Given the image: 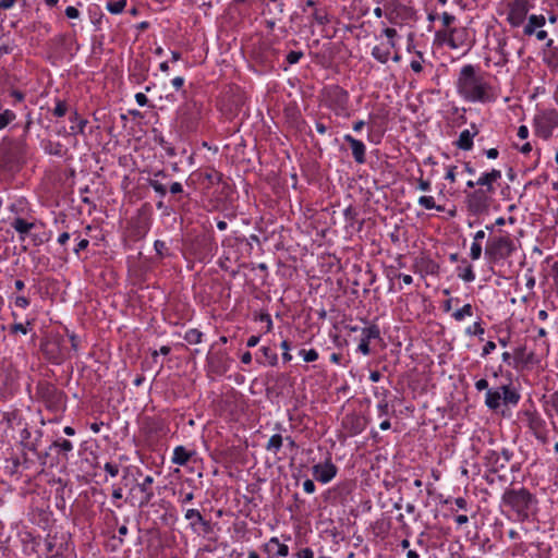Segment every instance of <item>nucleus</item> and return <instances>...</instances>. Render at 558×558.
<instances>
[{"label": "nucleus", "mask_w": 558, "mask_h": 558, "mask_svg": "<svg viewBox=\"0 0 558 558\" xmlns=\"http://www.w3.org/2000/svg\"><path fill=\"white\" fill-rule=\"evenodd\" d=\"M487 76L488 74L482 72L478 66L463 65L456 82L458 94L469 102H494L497 99V92Z\"/></svg>", "instance_id": "f257e3e1"}, {"label": "nucleus", "mask_w": 558, "mask_h": 558, "mask_svg": "<svg viewBox=\"0 0 558 558\" xmlns=\"http://www.w3.org/2000/svg\"><path fill=\"white\" fill-rule=\"evenodd\" d=\"M500 508L507 519L525 523L536 518L538 499L526 487H508L501 495Z\"/></svg>", "instance_id": "f03ea898"}, {"label": "nucleus", "mask_w": 558, "mask_h": 558, "mask_svg": "<svg viewBox=\"0 0 558 558\" xmlns=\"http://www.w3.org/2000/svg\"><path fill=\"white\" fill-rule=\"evenodd\" d=\"M521 395L510 384L502 385L496 389H487L485 395V405L493 411H497L502 404L505 407H517Z\"/></svg>", "instance_id": "7ed1b4c3"}, {"label": "nucleus", "mask_w": 558, "mask_h": 558, "mask_svg": "<svg viewBox=\"0 0 558 558\" xmlns=\"http://www.w3.org/2000/svg\"><path fill=\"white\" fill-rule=\"evenodd\" d=\"M515 251V244L509 234L488 239L485 247V256L489 262L505 260Z\"/></svg>", "instance_id": "20e7f679"}, {"label": "nucleus", "mask_w": 558, "mask_h": 558, "mask_svg": "<svg viewBox=\"0 0 558 558\" xmlns=\"http://www.w3.org/2000/svg\"><path fill=\"white\" fill-rule=\"evenodd\" d=\"M349 93L339 85H329L324 88L325 105L338 117L349 114Z\"/></svg>", "instance_id": "39448f33"}, {"label": "nucleus", "mask_w": 558, "mask_h": 558, "mask_svg": "<svg viewBox=\"0 0 558 558\" xmlns=\"http://www.w3.org/2000/svg\"><path fill=\"white\" fill-rule=\"evenodd\" d=\"M201 118V106L196 101L185 102L177 111L178 124L186 133L196 131Z\"/></svg>", "instance_id": "423d86ee"}, {"label": "nucleus", "mask_w": 558, "mask_h": 558, "mask_svg": "<svg viewBox=\"0 0 558 558\" xmlns=\"http://www.w3.org/2000/svg\"><path fill=\"white\" fill-rule=\"evenodd\" d=\"M36 391L48 410L57 412L64 408L65 395L51 383H39Z\"/></svg>", "instance_id": "0eeeda50"}, {"label": "nucleus", "mask_w": 558, "mask_h": 558, "mask_svg": "<svg viewBox=\"0 0 558 558\" xmlns=\"http://www.w3.org/2000/svg\"><path fill=\"white\" fill-rule=\"evenodd\" d=\"M493 202V194L477 189L466 194L465 206L470 214L481 216L488 213Z\"/></svg>", "instance_id": "6e6552de"}, {"label": "nucleus", "mask_w": 558, "mask_h": 558, "mask_svg": "<svg viewBox=\"0 0 558 558\" xmlns=\"http://www.w3.org/2000/svg\"><path fill=\"white\" fill-rule=\"evenodd\" d=\"M40 349L45 357L52 364L59 365L68 354L64 339L60 336H53L41 342Z\"/></svg>", "instance_id": "1a4fd4ad"}, {"label": "nucleus", "mask_w": 558, "mask_h": 558, "mask_svg": "<svg viewBox=\"0 0 558 558\" xmlns=\"http://www.w3.org/2000/svg\"><path fill=\"white\" fill-rule=\"evenodd\" d=\"M535 134L543 138L548 140L551 137L553 132L558 128V112L556 110H547L538 113L534 118Z\"/></svg>", "instance_id": "9d476101"}, {"label": "nucleus", "mask_w": 558, "mask_h": 558, "mask_svg": "<svg viewBox=\"0 0 558 558\" xmlns=\"http://www.w3.org/2000/svg\"><path fill=\"white\" fill-rule=\"evenodd\" d=\"M436 37L441 39L451 49H459L466 45L468 33L464 28H449L447 31H438Z\"/></svg>", "instance_id": "9b49d317"}, {"label": "nucleus", "mask_w": 558, "mask_h": 558, "mask_svg": "<svg viewBox=\"0 0 558 558\" xmlns=\"http://www.w3.org/2000/svg\"><path fill=\"white\" fill-rule=\"evenodd\" d=\"M512 456L513 453L509 449L504 448L500 452L496 450H488L485 453L484 459L486 465L489 466L493 472H498L506 468L512 459Z\"/></svg>", "instance_id": "f8f14e48"}, {"label": "nucleus", "mask_w": 558, "mask_h": 558, "mask_svg": "<svg viewBox=\"0 0 558 558\" xmlns=\"http://www.w3.org/2000/svg\"><path fill=\"white\" fill-rule=\"evenodd\" d=\"M312 471L318 482L327 484L336 477L338 468L333 464L331 458L328 457L323 463L313 465Z\"/></svg>", "instance_id": "ddd939ff"}, {"label": "nucleus", "mask_w": 558, "mask_h": 558, "mask_svg": "<svg viewBox=\"0 0 558 558\" xmlns=\"http://www.w3.org/2000/svg\"><path fill=\"white\" fill-rule=\"evenodd\" d=\"M262 549L268 555L267 558H286L289 555V546L277 536L270 537Z\"/></svg>", "instance_id": "4468645a"}, {"label": "nucleus", "mask_w": 558, "mask_h": 558, "mask_svg": "<svg viewBox=\"0 0 558 558\" xmlns=\"http://www.w3.org/2000/svg\"><path fill=\"white\" fill-rule=\"evenodd\" d=\"M373 339H380V329L375 324L362 329V338L360 340L357 350L363 355H368L371 353L369 342Z\"/></svg>", "instance_id": "2eb2a0df"}, {"label": "nucleus", "mask_w": 558, "mask_h": 558, "mask_svg": "<svg viewBox=\"0 0 558 558\" xmlns=\"http://www.w3.org/2000/svg\"><path fill=\"white\" fill-rule=\"evenodd\" d=\"M527 8L523 2H514L508 12L507 21L512 27H519L527 19Z\"/></svg>", "instance_id": "dca6fc26"}, {"label": "nucleus", "mask_w": 558, "mask_h": 558, "mask_svg": "<svg viewBox=\"0 0 558 558\" xmlns=\"http://www.w3.org/2000/svg\"><path fill=\"white\" fill-rule=\"evenodd\" d=\"M154 477L151 475H146L143 482L137 483L135 488L140 490L142 494L138 506L141 508L146 507L150 504L153 498L155 497V493L153 489Z\"/></svg>", "instance_id": "f3484780"}, {"label": "nucleus", "mask_w": 558, "mask_h": 558, "mask_svg": "<svg viewBox=\"0 0 558 558\" xmlns=\"http://www.w3.org/2000/svg\"><path fill=\"white\" fill-rule=\"evenodd\" d=\"M343 140L350 144V147H351V150H352V156L355 160L356 163L359 165H362L366 161V146L365 144L353 137L352 135L350 134H345L343 136Z\"/></svg>", "instance_id": "a211bd4d"}, {"label": "nucleus", "mask_w": 558, "mask_h": 558, "mask_svg": "<svg viewBox=\"0 0 558 558\" xmlns=\"http://www.w3.org/2000/svg\"><path fill=\"white\" fill-rule=\"evenodd\" d=\"M501 179V171L498 169H492L488 172H483L476 181V184L480 189H484V191L489 192L492 194L495 193L494 183Z\"/></svg>", "instance_id": "6ab92c4d"}, {"label": "nucleus", "mask_w": 558, "mask_h": 558, "mask_svg": "<svg viewBox=\"0 0 558 558\" xmlns=\"http://www.w3.org/2000/svg\"><path fill=\"white\" fill-rule=\"evenodd\" d=\"M221 178L222 174L215 169H211L206 172H194L190 175V180L192 181V183H194L195 181H199L202 183L206 182V189H209L211 185L219 183L221 181Z\"/></svg>", "instance_id": "aec40b11"}, {"label": "nucleus", "mask_w": 558, "mask_h": 558, "mask_svg": "<svg viewBox=\"0 0 558 558\" xmlns=\"http://www.w3.org/2000/svg\"><path fill=\"white\" fill-rule=\"evenodd\" d=\"M471 130H463L454 145L461 150H471L473 148V138L478 134V129L475 124H471Z\"/></svg>", "instance_id": "412c9836"}, {"label": "nucleus", "mask_w": 558, "mask_h": 558, "mask_svg": "<svg viewBox=\"0 0 558 558\" xmlns=\"http://www.w3.org/2000/svg\"><path fill=\"white\" fill-rule=\"evenodd\" d=\"M546 17L543 14H531L527 16V22L523 27L525 36H533L535 31L543 28L546 24Z\"/></svg>", "instance_id": "4be33fe9"}, {"label": "nucleus", "mask_w": 558, "mask_h": 558, "mask_svg": "<svg viewBox=\"0 0 558 558\" xmlns=\"http://www.w3.org/2000/svg\"><path fill=\"white\" fill-rule=\"evenodd\" d=\"M168 174L163 170H158L154 173L153 178L148 180V185L157 193L160 197H165L167 194L166 185L162 180L168 179Z\"/></svg>", "instance_id": "5701e85b"}, {"label": "nucleus", "mask_w": 558, "mask_h": 558, "mask_svg": "<svg viewBox=\"0 0 558 558\" xmlns=\"http://www.w3.org/2000/svg\"><path fill=\"white\" fill-rule=\"evenodd\" d=\"M194 453V451L187 450L184 446H177L173 449L171 462L177 465H185Z\"/></svg>", "instance_id": "b1692460"}, {"label": "nucleus", "mask_w": 558, "mask_h": 558, "mask_svg": "<svg viewBox=\"0 0 558 558\" xmlns=\"http://www.w3.org/2000/svg\"><path fill=\"white\" fill-rule=\"evenodd\" d=\"M70 121L72 122V125L70 126L71 134H84L85 128L88 123L86 119L81 118L77 111H74L70 117Z\"/></svg>", "instance_id": "393cba45"}, {"label": "nucleus", "mask_w": 558, "mask_h": 558, "mask_svg": "<svg viewBox=\"0 0 558 558\" xmlns=\"http://www.w3.org/2000/svg\"><path fill=\"white\" fill-rule=\"evenodd\" d=\"M12 228L21 235L27 234L33 228L34 223L24 220L23 218H15L12 223Z\"/></svg>", "instance_id": "a878e982"}, {"label": "nucleus", "mask_w": 558, "mask_h": 558, "mask_svg": "<svg viewBox=\"0 0 558 558\" xmlns=\"http://www.w3.org/2000/svg\"><path fill=\"white\" fill-rule=\"evenodd\" d=\"M282 445H283V437L280 434H275L269 438L267 445L265 446V449L268 452L277 454L280 451V449L282 448Z\"/></svg>", "instance_id": "bb28decb"}, {"label": "nucleus", "mask_w": 558, "mask_h": 558, "mask_svg": "<svg viewBox=\"0 0 558 558\" xmlns=\"http://www.w3.org/2000/svg\"><path fill=\"white\" fill-rule=\"evenodd\" d=\"M184 518L190 521V527L192 531L197 532V522L203 521V515L197 509H187Z\"/></svg>", "instance_id": "cd10ccee"}, {"label": "nucleus", "mask_w": 558, "mask_h": 558, "mask_svg": "<svg viewBox=\"0 0 558 558\" xmlns=\"http://www.w3.org/2000/svg\"><path fill=\"white\" fill-rule=\"evenodd\" d=\"M372 57L380 63H387L390 58L389 49H384L380 46H374L371 52Z\"/></svg>", "instance_id": "c85d7f7f"}, {"label": "nucleus", "mask_w": 558, "mask_h": 558, "mask_svg": "<svg viewBox=\"0 0 558 558\" xmlns=\"http://www.w3.org/2000/svg\"><path fill=\"white\" fill-rule=\"evenodd\" d=\"M418 205L425 209H436L437 211H442L444 207L437 206L433 196L423 195L418 197Z\"/></svg>", "instance_id": "c756f323"}, {"label": "nucleus", "mask_w": 558, "mask_h": 558, "mask_svg": "<svg viewBox=\"0 0 558 558\" xmlns=\"http://www.w3.org/2000/svg\"><path fill=\"white\" fill-rule=\"evenodd\" d=\"M473 315V306L468 303L463 305L461 308L453 312L452 317L457 322H462L465 317H471Z\"/></svg>", "instance_id": "7c9ffc66"}, {"label": "nucleus", "mask_w": 558, "mask_h": 558, "mask_svg": "<svg viewBox=\"0 0 558 558\" xmlns=\"http://www.w3.org/2000/svg\"><path fill=\"white\" fill-rule=\"evenodd\" d=\"M184 340L190 344L201 343L203 340V332L196 328L189 329L184 335Z\"/></svg>", "instance_id": "2f4dec72"}, {"label": "nucleus", "mask_w": 558, "mask_h": 558, "mask_svg": "<svg viewBox=\"0 0 558 558\" xmlns=\"http://www.w3.org/2000/svg\"><path fill=\"white\" fill-rule=\"evenodd\" d=\"M458 277L464 282H472L475 280V272L472 265H466L464 268L458 267Z\"/></svg>", "instance_id": "473e14b6"}, {"label": "nucleus", "mask_w": 558, "mask_h": 558, "mask_svg": "<svg viewBox=\"0 0 558 558\" xmlns=\"http://www.w3.org/2000/svg\"><path fill=\"white\" fill-rule=\"evenodd\" d=\"M16 119L14 111L5 109L0 113V131L5 129L10 123Z\"/></svg>", "instance_id": "72a5a7b5"}, {"label": "nucleus", "mask_w": 558, "mask_h": 558, "mask_svg": "<svg viewBox=\"0 0 558 558\" xmlns=\"http://www.w3.org/2000/svg\"><path fill=\"white\" fill-rule=\"evenodd\" d=\"M260 352L270 366H276L278 364V355L269 347H262Z\"/></svg>", "instance_id": "f704fd0d"}, {"label": "nucleus", "mask_w": 558, "mask_h": 558, "mask_svg": "<svg viewBox=\"0 0 558 558\" xmlns=\"http://www.w3.org/2000/svg\"><path fill=\"white\" fill-rule=\"evenodd\" d=\"M68 112V104L65 100L57 99L56 107L52 110V114L57 118H62Z\"/></svg>", "instance_id": "c9c22d12"}, {"label": "nucleus", "mask_w": 558, "mask_h": 558, "mask_svg": "<svg viewBox=\"0 0 558 558\" xmlns=\"http://www.w3.org/2000/svg\"><path fill=\"white\" fill-rule=\"evenodd\" d=\"M126 5V0L111 1L107 4V10L112 14H119L123 12Z\"/></svg>", "instance_id": "e433bc0d"}, {"label": "nucleus", "mask_w": 558, "mask_h": 558, "mask_svg": "<svg viewBox=\"0 0 558 558\" xmlns=\"http://www.w3.org/2000/svg\"><path fill=\"white\" fill-rule=\"evenodd\" d=\"M29 326H32V322L27 320L26 324H22V323H15L13 325H11L10 327V332L15 335V333H23V335H26L28 331H29Z\"/></svg>", "instance_id": "4c0bfd02"}, {"label": "nucleus", "mask_w": 558, "mask_h": 558, "mask_svg": "<svg viewBox=\"0 0 558 558\" xmlns=\"http://www.w3.org/2000/svg\"><path fill=\"white\" fill-rule=\"evenodd\" d=\"M63 146L60 143L48 142L45 146V151L49 155L62 156Z\"/></svg>", "instance_id": "58836bf2"}, {"label": "nucleus", "mask_w": 558, "mask_h": 558, "mask_svg": "<svg viewBox=\"0 0 558 558\" xmlns=\"http://www.w3.org/2000/svg\"><path fill=\"white\" fill-rule=\"evenodd\" d=\"M299 354L303 357L305 362H315L318 360V352L315 349L305 350L302 349L299 351Z\"/></svg>", "instance_id": "ea45409f"}, {"label": "nucleus", "mask_w": 558, "mask_h": 558, "mask_svg": "<svg viewBox=\"0 0 558 558\" xmlns=\"http://www.w3.org/2000/svg\"><path fill=\"white\" fill-rule=\"evenodd\" d=\"M53 448H58L62 452H70L73 450V444L68 439L56 440L52 444Z\"/></svg>", "instance_id": "a19ab883"}, {"label": "nucleus", "mask_w": 558, "mask_h": 558, "mask_svg": "<svg viewBox=\"0 0 558 558\" xmlns=\"http://www.w3.org/2000/svg\"><path fill=\"white\" fill-rule=\"evenodd\" d=\"M415 54H416L417 59L412 60L410 63V66L413 72L421 73L423 71L422 62L424 61V56H423L422 51H416Z\"/></svg>", "instance_id": "79ce46f5"}, {"label": "nucleus", "mask_w": 558, "mask_h": 558, "mask_svg": "<svg viewBox=\"0 0 558 558\" xmlns=\"http://www.w3.org/2000/svg\"><path fill=\"white\" fill-rule=\"evenodd\" d=\"M154 248L159 258H163L168 254V247L166 242L161 240H156L154 243Z\"/></svg>", "instance_id": "37998d69"}, {"label": "nucleus", "mask_w": 558, "mask_h": 558, "mask_svg": "<svg viewBox=\"0 0 558 558\" xmlns=\"http://www.w3.org/2000/svg\"><path fill=\"white\" fill-rule=\"evenodd\" d=\"M313 19L318 25H325L329 22L328 14L323 10H315Z\"/></svg>", "instance_id": "c03bdc74"}, {"label": "nucleus", "mask_w": 558, "mask_h": 558, "mask_svg": "<svg viewBox=\"0 0 558 558\" xmlns=\"http://www.w3.org/2000/svg\"><path fill=\"white\" fill-rule=\"evenodd\" d=\"M383 34L388 38V45L391 48H395L396 47L395 38L398 35L397 31L395 28H391V27H385L383 29Z\"/></svg>", "instance_id": "a18cd8bd"}, {"label": "nucleus", "mask_w": 558, "mask_h": 558, "mask_svg": "<svg viewBox=\"0 0 558 558\" xmlns=\"http://www.w3.org/2000/svg\"><path fill=\"white\" fill-rule=\"evenodd\" d=\"M482 244L477 242H472L471 250H470V257L473 260H477L482 256Z\"/></svg>", "instance_id": "49530a36"}, {"label": "nucleus", "mask_w": 558, "mask_h": 558, "mask_svg": "<svg viewBox=\"0 0 558 558\" xmlns=\"http://www.w3.org/2000/svg\"><path fill=\"white\" fill-rule=\"evenodd\" d=\"M465 332L468 335L482 336L484 335L485 330L480 322H475L473 326L466 328Z\"/></svg>", "instance_id": "de8ad7c7"}, {"label": "nucleus", "mask_w": 558, "mask_h": 558, "mask_svg": "<svg viewBox=\"0 0 558 558\" xmlns=\"http://www.w3.org/2000/svg\"><path fill=\"white\" fill-rule=\"evenodd\" d=\"M281 349L283 350L282 360L284 363H289L292 360V355L290 354V342L288 340H283L280 343Z\"/></svg>", "instance_id": "09e8293b"}, {"label": "nucleus", "mask_w": 558, "mask_h": 558, "mask_svg": "<svg viewBox=\"0 0 558 558\" xmlns=\"http://www.w3.org/2000/svg\"><path fill=\"white\" fill-rule=\"evenodd\" d=\"M16 150H17V160H22L26 153H27V145H26V141H25V137H23L22 140H20L16 144Z\"/></svg>", "instance_id": "8fccbe9b"}, {"label": "nucleus", "mask_w": 558, "mask_h": 558, "mask_svg": "<svg viewBox=\"0 0 558 558\" xmlns=\"http://www.w3.org/2000/svg\"><path fill=\"white\" fill-rule=\"evenodd\" d=\"M303 56L304 53L302 51L292 50L287 54V62L291 65L295 64L301 60V58H303Z\"/></svg>", "instance_id": "3c124183"}, {"label": "nucleus", "mask_w": 558, "mask_h": 558, "mask_svg": "<svg viewBox=\"0 0 558 558\" xmlns=\"http://www.w3.org/2000/svg\"><path fill=\"white\" fill-rule=\"evenodd\" d=\"M193 499H194V493L192 490L191 492H184V490L179 492V502L181 505H186V504L191 502Z\"/></svg>", "instance_id": "603ef678"}, {"label": "nucleus", "mask_w": 558, "mask_h": 558, "mask_svg": "<svg viewBox=\"0 0 558 558\" xmlns=\"http://www.w3.org/2000/svg\"><path fill=\"white\" fill-rule=\"evenodd\" d=\"M550 275L554 280L556 294L558 295V259L551 264Z\"/></svg>", "instance_id": "864d4df0"}, {"label": "nucleus", "mask_w": 558, "mask_h": 558, "mask_svg": "<svg viewBox=\"0 0 558 558\" xmlns=\"http://www.w3.org/2000/svg\"><path fill=\"white\" fill-rule=\"evenodd\" d=\"M376 408H377L379 416L388 415V413H389V404H388V401L386 400V398L380 400Z\"/></svg>", "instance_id": "5fc2aeb1"}, {"label": "nucleus", "mask_w": 558, "mask_h": 558, "mask_svg": "<svg viewBox=\"0 0 558 558\" xmlns=\"http://www.w3.org/2000/svg\"><path fill=\"white\" fill-rule=\"evenodd\" d=\"M104 470L111 476V477H116L118 474H119V465L118 464H114V463H111V462H107L104 466Z\"/></svg>", "instance_id": "6e6d98bb"}, {"label": "nucleus", "mask_w": 558, "mask_h": 558, "mask_svg": "<svg viewBox=\"0 0 558 558\" xmlns=\"http://www.w3.org/2000/svg\"><path fill=\"white\" fill-rule=\"evenodd\" d=\"M457 166H448L447 172L445 174V179L448 180L450 183H454L457 180Z\"/></svg>", "instance_id": "4d7b16f0"}, {"label": "nucleus", "mask_w": 558, "mask_h": 558, "mask_svg": "<svg viewBox=\"0 0 558 558\" xmlns=\"http://www.w3.org/2000/svg\"><path fill=\"white\" fill-rule=\"evenodd\" d=\"M416 189L423 192H428L432 189V184L428 180H424L422 178L416 180Z\"/></svg>", "instance_id": "13d9d810"}, {"label": "nucleus", "mask_w": 558, "mask_h": 558, "mask_svg": "<svg viewBox=\"0 0 558 558\" xmlns=\"http://www.w3.org/2000/svg\"><path fill=\"white\" fill-rule=\"evenodd\" d=\"M440 17H441L442 25L445 27H447L448 29H449V26L456 21V16L448 12H444Z\"/></svg>", "instance_id": "bf43d9fd"}, {"label": "nucleus", "mask_w": 558, "mask_h": 558, "mask_svg": "<svg viewBox=\"0 0 558 558\" xmlns=\"http://www.w3.org/2000/svg\"><path fill=\"white\" fill-rule=\"evenodd\" d=\"M385 16L388 20L389 23L396 24L397 23V14L396 9H391L390 5L386 8Z\"/></svg>", "instance_id": "052dcab7"}, {"label": "nucleus", "mask_w": 558, "mask_h": 558, "mask_svg": "<svg viewBox=\"0 0 558 558\" xmlns=\"http://www.w3.org/2000/svg\"><path fill=\"white\" fill-rule=\"evenodd\" d=\"M29 300L26 296L20 295L15 298L14 304L20 308H26L29 306Z\"/></svg>", "instance_id": "680f3d73"}, {"label": "nucleus", "mask_w": 558, "mask_h": 558, "mask_svg": "<svg viewBox=\"0 0 558 558\" xmlns=\"http://www.w3.org/2000/svg\"><path fill=\"white\" fill-rule=\"evenodd\" d=\"M296 558H314V551L310 547L302 548L296 553Z\"/></svg>", "instance_id": "e2e57ef3"}, {"label": "nucleus", "mask_w": 558, "mask_h": 558, "mask_svg": "<svg viewBox=\"0 0 558 558\" xmlns=\"http://www.w3.org/2000/svg\"><path fill=\"white\" fill-rule=\"evenodd\" d=\"M496 349V343L494 341H487L483 348L482 356H486L490 354Z\"/></svg>", "instance_id": "0e129e2a"}, {"label": "nucleus", "mask_w": 558, "mask_h": 558, "mask_svg": "<svg viewBox=\"0 0 558 558\" xmlns=\"http://www.w3.org/2000/svg\"><path fill=\"white\" fill-rule=\"evenodd\" d=\"M64 13L69 19H77L80 16V11L72 5L68 7Z\"/></svg>", "instance_id": "69168bd1"}, {"label": "nucleus", "mask_w": 558, "mask_h": 558, "mask_svg": "<svg viewBox=\"0 0 558 558\" xmlns=\"http://www.w3.org/2000/svg\"><path fill=\"white\" fill-rule=\"evenodd\" d=\"M303 489L307 494H313L316 489V486L312 480H305L303 483Z\"/></svg>", "instance_id": "338daca9"}, {"label": "nucleus", "mask_w": 558, "mask_h": 558, "mask_svg": "<svg viewBox=\"0 0 558 558\" xmlns=\"http://www.w3.org/2000/svg\"><path fill=\"white\" fill-rule=\"evenodd\" d=\"M547 61L548 64H551V63H558V48H554L550 52H549V57L547 59H545Z\"/></svg>", "instance_id": "774afa93"}]
</instances>
